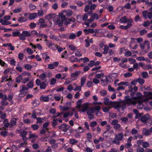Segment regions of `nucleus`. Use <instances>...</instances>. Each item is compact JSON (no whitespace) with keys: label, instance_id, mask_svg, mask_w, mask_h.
<instances>
[{"label":"nucleus","instance_id":"f257e3e1","mask_svg":"<svg viewBox=\"0 0 152 152\" xmlns=\"http://www.w3.org/2000/svg\"><path fill=\"white\" fill-rule=\"evenodd\" d=\"M136 95L137 97H134L131 98H129V96L125 97V103L129 105H134L137 102V108L139 109H141L143 107V101L141 99L142 94L141 93L138 92L137 93Z\"/></svg>","mask_w":152,"mask_h":152},{"label":"nucleus","instance_id":"f03ea898","mask_svg":"<svg viewBox=\"0 0 152 152\" xmlns=\"http://www.w3.org/2000/svg\"><path fill=\"white\" fill-rule=\"evenodd\" d=\"M64 13H66V10H63L61 12L58 13L59 18L57 19L56 21L57 23L60 27L62 26L64 22V25L66 26V18L65 15L64 14Z\"/></svg>","mask_w":152,"mask_h":152},{"label":"nucleus","instance_id":"7ed1b4c3","mask_svg":"<svg viewBox=\"0 0 152 152\" xmlns=\"http://www.w3.org/2000/svg\"><path fill=\"white\" fill-rule=\"evenodd\" d=\"M13 98V94L12 93L8 95V97L7 96H5L4 98L3 99L1 102V104L2 105L6 106L9 103L7 101L8 100L9 102H11Z\"/></svg>","mask_w":152,"mask_h":152},{"label":"nucleus","instance_id":"20e7f679","mask_svg":"<svg viewBox=\"0 0 152 152\" xmlns=\"http://www.w3.org/2000/svg\"><path fill=\"white\" fill-rule=\"evenodd\" d=\"M124 134L122 133H120L116 134L115 135V139L112 141L113 143L119 145L120 141L122 140L124 138Z\"/></svg>","mask_w":152,"mask_h":152},{"label":"nucleus","instance_id":"39448f33","mask_svg":"<svg viewBox=\"0 0 152 152\" xmlns=\"http://www.w3.org/2000/svg\"><path fill=\"white\" fill-rule=\"evenodd\" d=\"M31 36V34L28 31H23L20 35V39L24 41L26 39V37H29Z\"/></svg>","mask_w":152,"mask_h":152},{"label":"nucleus","instance_id":"423d86ee","mask_svg":"<svg viewBox=\"0 0 152 152\" xmlns=\"http://www.w3.org/2000/svg\"><path fill=\"white\" fill-rule=\"evenodd\" d=\"M45 41L46 43V45L49 48L55 50L57 47V45L55 44L50 40H48L47 39H45Z\"/></svg>","mask_w":152,"mask_h":152},{"label":"nucleus","instance_id":"0eeeda50","mask_svg":"<svg viewBox=\"0 0 152 152\" xmlns=\"http://www.w3.org/2000/svg\"><path fill=\"white\" fill-rule=\"evenodd\" d=\"M141 48L145 52H147L150 48V44L148 41H145L144 43L140 44Z\"/></svg>","mask_w":152,"mask_h":152},{"label":"nucleus","instance_id":"6e6552de","mask_svg":"<svg viewBox=\"0 0 152 152\" xmlns=\"http://www.w3.org/2000/svg\"><path fill=\"white\" fill-rule=\"evenodd\" d=\"M89 106V103L88 102H86L82 104L78 109L80 112H85L87 110Z\"/></svg>","mask_w":152,"mask_h":152},{"label":"nucleus","instance_id":"1a4fd4ad","mask_svg":"<svg viewBox=\"0 0 152 152\" xmlns=\"http://www.w3.org/2000/svg\"><path fill=\"white\" fill-rule=\"evenodd\" d=\"M120 23H130L132 24L133 22V20L132 18L128 19L125 16L122 17L119 20Z\"/></svg>","mask_w":152,"mask_h":152},{"label":"nucleus","instance_id":"9d476101","mask_svg":"<svg viewBox=\"0 0 152 152\" xmlns=\"http://www.w3.org/2000/svg\"><path fill=\"white\" fill-rule=\"evenodd\" d=\"M84 129L83 128L80 127L77 129L76 130V134L74 136L75 138H79L80 137V134L83 132Z\"/></svg>","mask_w":152,"mask_h":152},{"label":"nucleus","instance_id":"9b49d317","mask_svg":"<svg viewBox=\"0 0 152 152\" xmlns=\"http://www.w3.org/2000/svg\"><path fill=\"white\" fill-rule=\"evenodd\" d=\"M52 97V94H50L47 96H42L40 97V99L41 101H43L45 102H48L49 101V99H50L51 100H52L51 99Z\"/></svg>","mask_w":152,"mask_h":152},{"label":"nucleus","instance_id":"f8f14e48","mask_svg":"<svg viewBox=\"0 0 152 152\" xmlns=\"http://www.w3.org/2000/svg\"><path fill=\"white\" fill-rule=\"evenodd\" d=\"M104 103L106 105L110 107H112L114 105V103L112 101H110L109 99L107 98L104 99Z\"/></svg>","mask_w":152,"mask_h":152},{"label":"nucleus","instance_id":"ddd939ff","mask_svg":"<svg viewBox=\"0 0 152 152\" xmlns=\"http://www.w3.org/2000/svg\"><path fill=\"white\" fill-rule=\"evenodd\" d=\"M142 14L144 17L146 18L147 17L149 19H151L152 18V12H148L146 11H144L142 12Z\"/></svg>","mask_w":152,"mask_h":152},{"label":"nucleus","instance_id":"4468645a","mask_svg":"<svg viewBox=\"0 0 152 152\" xmlns=\"http://www.w3.org/2000/svg\"><path fill=\"white\" fill-rule=\"evenodd\" d=\"M80 74V71H77L76 72L72 73L71 74V78L73 80H76L77 78V76Z\"/></svg>","mask_w":152,"mask_h":152},{"label":"nucleus","instance_id":"2eb2a0df","mask_svg":"<svg viewBox=\"0 0 152 152\" xmlns=\"http://www.w3.org/2000/svg\"><path fill=\"white\" fill-rule=\"evenodd\" d=\"M38 24H40V27L41 28H45L48 25L46 24H44L45 20L44 19L42 18H40Z\"/></svg>","mask_w":152,"mask_h":152},{"label":"nucleus","instance_id":"dca6fc26","mask_svg":"<svg viewBox=\"0 0 152 152\" xmlns=\"http://www.w3.org/2000/svg\"><path fill=\"white\" fill-rule=\"evenodd\" d=\"M73 114L74 115L75 117L76 118H78V114L74 109H72L71 111H67V116H72Z\"/></svg>","mask_w":152,"mask_h":152},{"label":"nucleus","instance_id":"f3484780","mask_svg":"<svg viewBox=\"0 0 152 152\" xmlns=\"http://www.w3.org/2000/svg\"><path fill=\"white\" fill-rule=\"evenodd\" d=\"M55 115L53 117V118L58 117V116L61 117L62 116H63L64 118H66V113H64L63 112H61V113H55Z\"/></svg>","mask_w":152,"mask_h":152},{"label":"nucleus","instance_id":"a211bd4d","mask_svg":"<svg viewBox=\"0 0 152 152\" xmlns=\"http://www.w3.org/2000/svg\"><path fill=\"white\" fill-rule=\"evenodd\" d=\"M18 119L15 118H12L10 121V128H12L14 126L17 125V121Z\"/></svg>","mask_w":152,"mask_h":152},{"label":"nucleus","instance_id":"6ab92c4d","mask_svg":"<svg viewBox=\"0 0 152 152\" xmlns=\"http://www.w3.org/2000/svg\"><path fill=\"white\" fill-rule=\"evenodd\" d=\"M133 137H129L127 140V143L125 144V147L126 148H129L132 145L131 142Z\"/></svg>","mask_w":152,"mask_h":152},{"label":"nucleus","instance_id":"aec40b11","mask_svg":"<svg viewBox=\"0 0 152 152\" xmlns=\"http://www.w3.org/2000/svg\"><path fill=\"white\" fill-rule=\"evenodd\" d=\"M29 45L30 46H32V49H35L37 48L39 50H41L42 48L41 45L39 44H37L36 45H33V43H30Z\"/></svg>","mask_w":152,"mask_h":152},{"label":"nucleus","instance_id":"412c9836","mask_svg":"<svg viewBox=\"0 0 152 152\" xmlns=\"http://www.w3.org/2000/svg\"><path fill=\"white\" fill-rule=\"evenodd\" d=\"M55 14L54 13H50L45 16V18L47 20H50L54 18Z\"/></svg>","mask_w":152,"mask_h":152},{"label":"nucleus","instance_id":"4be33fe9","mask_svg":"<svg viewBox=\"0 0 152 152\" xmlns=\"http://www.w3.org/2000/svg\"><path fill=\"white\" fill-rule=\"evenodd\" d=\"M83 31L85 32V34H88L89 33L93 34L94 33V29L90 28L88 29H84Z\"/></svg>","mask_w":152,"mask_h":152},{"label":"nucleus","instance_id":"5701e85b","mask_svg":"<svg viewBox=\"0 0 152 152\" xmlns=\"http://www.w3.org/2000/svg\"><path fill=\"white\" fill-rule=\"evenodd\" d=\"M3 46L5 47H10V48L8 50H15V48L14 46H12V44L10 43H7L3 44Z\"/></svg>","mask_w":152,"mask_h":152},{"label":"nucleus","instance_id":"b1692460","mask_svg":"<svg viewBox=\"0 0 152 152\" xmlns=\"http://www.w3.org/2000/svg\"><path fill=\"white\" fill-rule=\"evenodd\" d=\"M17 20L20 23H22L26 22L27 20V19L26 18L21 16L18 18Z\"/></svg>","mask_w":152,"mask_h":152},{"label":"nucleus","instance_id":"393cba45","mask_svg":"<svg viewBox=\"0 0 152 152\" xmlns=\"http://www.w3.org/2000/svg\"><path fill=\"white\" fill-rule=\"evenodd\" d=\"M37 13H30L29 14V18L30 20H34L37 18Z\"/></svg>","mask_w":152,"mask_h":152},{"label":"nucleus","instance_id":"a878e982","mask_svg":"<svg viewBox=\"0 0 152 152\" xmlns=\"http://www.w3.org/2000/svg\"><path fill=\"white\" fill-rule=\"evenodd\" d=\"M86 80V76L81 77L80 80V86L83 87Z\"/></svg>","mask_w":152,"mask_h":152},{"label":"nucleus","instance_id":"bb28decb","mask_svg":"<svg viewBox=\"0 0 152 152\" xmlns=\"http://www.w3.org/2000/svg\"><path fill=\"white\" fill-rule=\"evenodd\" d=\"M150 116L148 114H146L143 116L141 118V121L142 122H146L148 119L149 118Z\"/></svg>","mask_w":152,"mask_h":152},{"label":"nucleus","instance_id":"cd10ccee","mask_svg":"<svg viewBox=\"0 0 152 152\" xmlns=\"http://www.w3.org/2000/svg\"><path fill=\"white\" fill-rule=\"evenodd\" d=\"M59 129H61L63 132H66V124H63L59 126Z\"/></svg>","mask_w":152,"mask_h":152},{"label":"nucleus","instance_id":"c85d7f7f","mask_svg":"<svg viewBox=\"0 0 152 152\" xmlns=\"http://www.w3.org/2000/svg\"><path fill=\"white\" fill-rule=\"evenodd\" d=\"M75 54V55L77 56L80 57L81 56H82L81 50L80 49H76Z\"/></svg>","mask_w":152,"mask_h":152},{"label":"nucleus","instance_id":"c756f323","mask_svg":"<svg viewBox=\"0 0 152 152\" xmlns=\"http://www.w3.org/2000/svg\"><path fill=\"white\" fill-rule=\"evenodd\" d=\"M132 25V24H131L130 23H127V25L126 26H120V28L121 29H126L130 27Z\"/></svg>","mask_w":152,"mask_h":152},{"label":"nucleus","instance_id":"7c9ffc66","mask_svg":"<svg viewBox=\"0 0 152 152\" xmlns=\"http://www.w3.org/2000/svg\"><path fill=\"white\" fill-rule=\"evenodd\" d=\"M78 142V140L74 139H70L69 140V142L72 145H75Z\"/></svg>","mask_w":152,"mask_h":152},{"label":"nucleus","instance_id":"2f4dec72","mask_svg":"<svg viewBox=\"0 0 152 152\" xmlns=\"http://www.w3.org/2000/svg\"><path fill=\"white\" fill-rule=\"evenodd\" d=\"M150 132L149 130L146 129H144L142 131V134L146 136H148L150 134Z\"/></svg>","mask_w":152,"mask_h":152},{"label":"nucleus","instance_id":"473e14b6","mask_svg":"<svg viewBox=\"0 0 152 152\" xmlns=\"http://www.w3.org/2000/svg\"><path fill=\"white\" fill-rule=\"evenodd\" d=\"M22 75H18L16 78V81L18 83H19L22 81Z\"/></svg>","mask_w":152,"mask_h":152},{"label":"nucleus","instance_id":"72a5a7b5","mask_svg":"<svg viewBox=\"0 0 152 152\" xmlns=\"http://www.w3.org/2000/svg\"><path fill=\"white\" fill-rule=\"evenodd\" d=\"M104 79H102L101 81L102 82V83L103 85H105L107 84L108 82V78L107 76H104Z\"/></svg>","mask_w":152,"mask_h":152},{"label":"nucleus","instance_id":"f704fd0d","mask_svg":"<svg viewBox=\"0 0 152 152\" xmlns=\"http://www.w3.org/2000/svg\"><path fill=\"white\" fill-rule=\"evenodd\" d=\"M125 103L123 102H121L117 104L116 106V108L117 109H119L120 108H122L123 109L124 106H122L123 105H124Z\"/></svg>","mask_w":152,"mask_h":152},{"label":"nucleus","instance_id":"c9c22d12","mask_svg":"<svg viewBox=\"0 0 152 152\" xmlns=\"http://www.w3.org/2000/svg\"><path fill=\"white\" fill-rule=\"evenodd\" d=\"M37 37H41L46 39L48 38V36L47 35L42 33L37 34Z\"/></svg>","mask_w":152,"mask_h":152},{"label":"nucleus","instance_id":"e433bc0d","mask_svg":"<svg viewBox=\"0 0 152 152\" xmlns=\"http://www.w3.org/2000/svg\"><path fill=\"white\" fill-rule=\"evenodd\" d=\"M150 144L148 142L144 141L142 143V146L143 148H146L149 147Z\"/></svg>","mask_w":152,"mask_h":152},{"label":"nucleus","instance_id":"4c0bfd02","mask_svg":"<svg viewBox=\"0 0 152 152\" xmlns=\"http://www.w3.org/2000/svg\"><path fill=\"white\" fill-rule=\"evenodd\" d=\"M93 19L92 18H90L87 20V22L85 21V23L83 24V25H85L86 26V27H88L89 26V23L93 21Z\"/></svg>","mask_w":152,"mask_h":152},{"label":"nucleus","instance_id":"58836bf2","mask_svg":"<svg viewBox=\"0 0 152 152\" xmlns=\"http://www.w3.org/2000/svg\"><path fill=\"white\" fill-rule=\"evenodd\" d=\"M58 121V119L57 118H55L53 119L52 122V126L53 127H55L57 125Z\"/></svg>","mask_w":152,"mask_h":152},{"label":"nucleus","instance_id":"ea45409f","mask_svg":"<svg viewBox=\"0 0 152 152\" xmlns=\"http://www.w3.org/2000/svg\"><path fill=\"white\" fill-rule=\"evenodd\" d=\"M12 69L11 68H9L5 69L4 70V73L5 75H6L9 72H10L11 74H12Z\"/></svg>","mask_w":152,"mask_h":152},{"label":"nucleus","instance_id":"a19ab883","mask_svg":"<svg viewBox=\"0 0 152 152\" xmlns=\"http://www.w3.org/2000/svg\"><path fill=\"white\" fill-rule=\"evenodd\" d=\"M47 84L45 82H42L39 86L40 88L41 89H45L46 87Z\"/></svg>","mask_w":152,"mask_h":152},{"label":"nucleus","instance_id":"79ce46f5","mask_svg":"<svg viewBox=\"0 0 152 152\" xmlns=\"http://www.w3.org/2000/svg\"><path fill=\"white\" fill-rule=\"evenodd\" d=\"M31 127L35 131L39 129V126L38 125L34 124L32 125L31 126Z\"/></svg>","mask_w":152,"mask_h":152},{"label":"nucleus","instance_id":"37998d69","mask_svg":"<svg viewBox=\"0 0 152 152\" xmlns=\"http://www.w3.org/2000/svg\"><path fill=\"white\" fill-rule=\"evenodd\" d=\"M109 47L107 45H104V51L103 52V54H106L108 53Z\"/></svg>","mask_w":152,"mask_h":152},{"label":"nucleus","instance_id":"c03bdc74","mask_svg":"<svg viewBox=\"0 0 152 152\" xmlns=\"http://www.w3.org/2000/svg\"><path fill=\"white\" fill-rule=\"evenodd\" d=\"M76 37V35L74 33L70 34L68 37V38L70 39H75Z\"/></svg>","mask_w":152,"mask_h":152},{"label":"nucleus","instance_id":"a18cd8bd","mask_svg":"<svg viewBox=\"0 0 152 152\" xmlns=\"http://www.w3.org/2000/svg\"><path fill=\"white\" fill-rule=\"evenodd\" d=\"M83 99H81L79 100L77 102V107L78 108L81 105H82V103L83 102Z\"/></svg>","mask_w":152,"mask_h":152},{"label":"nucleus","instance_id":"49530a36","mask_svg":"<svg viewBox=\"0 0 152 152\" xmlns=\"http://www.w3.org/2000/svg\"><path fill=\"white\" fill-rule=\"evenodd\" d=\"M32 104L34 106L37 107L39 105V103L38 100L35 99L34 100L33 102H32Z\"/></svg>","mask_w":152,"mask_h":152},{"label":"nucleus","instance_id":"de8ad7c7","mask_svg":"<svg viewBox=\"0 0 152 152\" xmlns=\"http://www.w3.org/2000/svg\"><path fill=\"white\" fill-rule=\"evenodd\" d=\"M112 107H110L107 106V107H104L102 108V110L104 112L106 113L108 112L109 111V109Z\"/></svg>","mask_w":152,"mask_h":152},{"label":"nucleus","instance_id":"09e8293b","mask_svg":"<svg viewBox=\"0 0 152 152\" xmlns=\"http://www.w3.org/2000/svg\"><path fill=\"white\" fill-rule=\"evenodd\" d=\"M144 149L143 148L138 146V147L136 149L137 152H144Z\"/></svg>","mask_w":152,"mask_h":152},{"label":"nucleus","instance_id":"8fccbe9b","mask_svg":"<svg viewBox=\"0 0 152 152\" xmlns=\"http://www.w3.org/2000/svg\"><path fill=\"white\" fill-rule=\"evenodd\" d=\"M42 56V58H44L45 57V61L46 62H47L48 61V60L50 58L49 56L47 55L45 53H43Z\"/></svg>","mask_w":152,"mask_h":152},{"label":"nucleus","instance_id":"3c124183","mask_svg":"<svg viewBox=\"0 0 152 152\" xmlns=\"http://www.w3.org/2000/svg\"><path fill=\"white\" fill-rule=\"evenodd\" d=\"M27 85L28 88H31L33 87L34 86L33 83V81H31L29 82L27 84Z\"/></svg>","mask_w":152,"mask_h":152},{"label":"nucleus","instance_id":"603ef678","mask_svg":"<svg viewBox=\"0 0 152 152\" xmlns=\"http://www.w3.org/2000/svg\"><path fill=\"white\" fill-rule=\"evenodd\" d=\"M75 19L73 18H67V24H68L71 23L72 22H74L75 21Z\"/></svg>","mask_w":152,"mask_h":152},{"label":"nucleus","instance_id":"864d4df0","mask_svg":"<svg viewBox=\"0 0 152 152\" xmlns=\"http://www.w3.org/2000/svg\"><path fill=\"white\" fill-rule=\"evenodd\" d=\"M22 77V80L21 82L23 83H27L29 80V78L28 77L23 78Z\"/></svg>","mask_w":152,"mask_h":152},{"label":"nucleus","instance_id":"5fc2aeb1","mask_svg":"<svg viewBox=\"0 0 152 152\" xmlns=\"http://www.w3.org/2000/svg\"><path fill=\"white\" fill-rule=\"evenodd\" d=\"M21 10L22 8H19L15 9L13 10L12 11L13 13H17L20 12L21 11Z\"/></svg>","mask_w":152,"mask_h":152},{"label":"nucleus","instance_id":"6e6d98bb","mask_svg":"<svg viewBox=\"0 0 152 152\" xmlns=\"http://www.w3.org/2000/svg\"><path fill=\"white\" fill-rule=\"evenodd\" d=\"M0 65L2 66H5L7 67H8L7 64L1 59H0Z\"/></svg>","mask_w":152,"mask_h":152},{"label":"nucleus","instance_id":"4d7b16f0","mask_svg":"<svg viewBox=\"0 0 152 152\" xmlns=\"http://www.w3.org/2000/svg\"><path fill=\"white\" fill-rule=\"evenodd\" d=\"M125 85L128 86L129 85V83L126 82H121L118 84V85Z\"/></svg>","mask_w":152,"mask_h":152},{"label":"nucleus","instance_id":"13d9d810","mask_svg":"<svg viewBox=\"0 0 152 152\" xmlns=\"http://www.w3.org/2000/svg\"><path fill=\"white\" fill-rule=\"evenodd\" d=\"M8 132L6 131H2L0 132V134L4 137H5L8 134Z\"/></svg>","mask_w":152,"mask_h":152},{"label":"nucleus","instance_id":"bf43d9fd","mask_svg":"<svg viewBox=\"0 0 152 152\" xmlns=\"http://www.w3.org/2000/svg\"><path fill=\"white\" fill-rule=\"evenodd\" d=\"M49 122H46L44 123L43 125V127L45 129L47 130H49V129L48 128H47L48 126H49Z\"/></svg>","mask_w":152,"mask_h":152},{"label":"nucleus","instance_id":"052dcab7","mask_svg":"<svg viewBox=\"0 0 152 152\" xmlns=\"http://www.w3.org/2000/svg\"><path fill=\"white\" fill-rule=\"evenodd\" d=\"M47 77L46 75L44 73H43L41 74L39 78L42 80H44Z\"/></svg>","mask_w":152,"mask_h":152},{"label":"nucleus","instance_id":"680f3d73","mask_svg":"<svg viewBox=\"0 0 152 152\" xmlns=\"http://www.w3.org/2000/svg\"><path fill=\"white\" fill-rule=\"evenodd\" d=\"M20 32L19 31L13 32L12 33V36L13 37L19 36L20 37Z\"/></svg>","mask_w":152,"mask_h":152},{"label":"nucleus","instance_id":"e2e57ef3","mask_svg":"<svg viewBox=\"0 0 152 152\" xmlns=\"http://www.w3.org/2000/svg\"><path fill=\"white\" fill-rule=\"evenodd\" d=\"M28 88L25 85H23V86L21 89L19 91L20 92H22L24 91L25 90H28Z\"/></svg>","mask_w":152,"mask_h":152},{"label":"nucleus","instance_id":"0e129e2a","mask_svg":"<svg viewBox=\"0 0 152 152\" xmlns=\"http://www.w3.org/2000/svg\"><path fill=\"white\" fill-rule=\"evenodd\" d=\"M136 59L139 61H143L145 60V58L142 56H140L137 57Z\"/></svg>","mask_w":152,"mask_h":152},{"label":"nucleus","instance_id":"69168bd1","mask_svg":"<svg viewBox=\"0 0 152 152\" xmlns=\"http://www.w3.org/2000/svg\"><path fill=\"white\" fill-rule=\"evenodd\" d=\"M152 69V66L151 65H145L144 67V69L145 70H148Z\"/></svg>","mask_w":152,"mask_h":152},{"label":"nucleus","instance_id":"338daca9","mask_svg":"<svg viewBox=\"0 0 152 152\" xmlns=\"http://www.w3.org/2000/svg\"><path fill=\"white\" fill-rule=\"evenodd\" d=\"M37 120V121L36 122V123L37 124H42L43 122V120L40 117H38L36 119Z\"/></svg>","mask_w":152,"mask_h":152},{"label":"nucleus","instance_id":"774afa93","mask_svg":"<svg viewBox=\"0 0 152 152\" xmlns=\"http://www.w3.org/2000/svg\"><path fill=\"white\" fill-rule=\"evenodd\" d=\"M104 77V74L102 73L97 74L95 76V77L98 78H101L102 77Z\"/></svg>","mask_w":152,"mask_h":152}]
</instances>
